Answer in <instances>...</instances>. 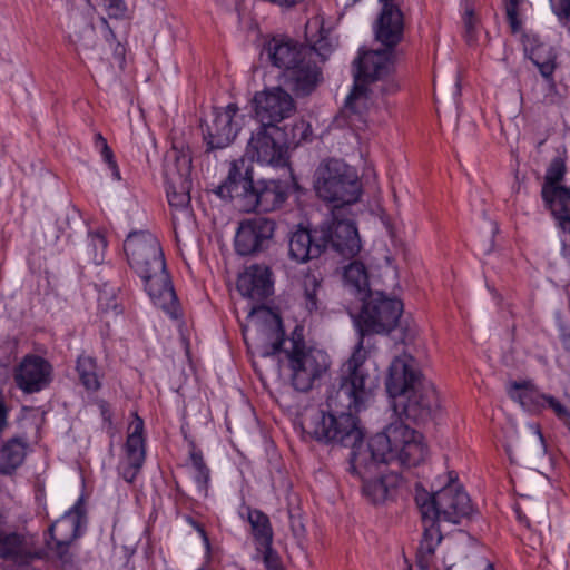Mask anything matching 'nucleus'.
Listing matches in <instances>:
<instances>
[{"label": "nucleus", "instance_id": "nucleus-25", "mask_svg": "<svg viewBox=\"0 0 570 570\" xmlns=\"http://www.w3.org/2000/svg\"><path fill=\"white\" fill-rule=\"evenodd\" d=\"M324 253L322 243L316 236V227L298 228L293 232L288 239V255L298 264L307 263L320 257Z\"/></svg>", "mask_w": 570, "mask_h": 570}, {"label": "nucleus", "instance_id": "nucleus-15", "mask_svg": "<svg viewBox=\"0 0 570 570\" xmlns=\"http://www.w3.org/2000/svg\"><path fill=\"white\" fill-rule=\"evenodd\" d=\"M252 102L255 118L265 126H277L296 110L293 97L281 87L256 92Z\"/></svg>", "mask_w": 570, "mask_h": 570}, {"label": "nucleus", "instance_id": "nucleus-34", "mask_svg": "<svg viewBox=\"0 0 570 570\" xmlns=\"http://www.w3.org/2000/svg\"><path fill=\"white\" fill-rule=\"evenodd\" d=\"M97 362L90 355L81 354L77 360V373L81 384L88 391H97L100 389V381L97 373Z\"/></svg>", "mask_w": 570, "mask_h": 570}, {"label": "nucleus", "instance_id": "nucleus-60", "mask_svg": "<svg viewBox=\"0 0 570 570\" xmlns=\"http://www.w3.org/2000/svg\"><path fill=\"white\" fill-rule=\"evenodd\" d=\"M101 21L104 24H106L108 27L107 20L105 18H101Z\"/></svg>", "mask_w": 570, "mask_h": 570}, {"label": "nucleus", "instance_id": "nucleus-38", "mask_svg": "<svg viewBox=\"0 0 570 570\" xmlns=\"http://www.w3.org/2000/svg\"><path fill=\"white\" fill-rule=\"evenodd\" d=\"M312 135L311 125L305 120L301 119L293 124L291 134L288 136V148L291 146H298L303 141H307Z\"/></svg>", "mask_w": 570, "mask_h": 570}, {"label": "nucleus", "instance_id": "nucleus-35", "mask_svg": "<svg viewBox=\"0 0 570 570\" xmlns=\"http://www.w3.org/2000/svg\"><path fill=\"white\" fill-rule=\"evenodd\" d=\"M189 459L194 469V479L197 483L198 491L206 495L208 491L210 471L204 461L202 451L197 449L194 443H190Z\"/></svg>", "mask_w": 570, "mask_h": 570}, {"label": "nucleus", "instance_id": "nucleus-54", "mask_svg": "<svg viewBox=\"0 0 570 570\" xmlns=\"http://www.w3.org/2000/svg\"><path fill=\"white\" fill-rule=\"evenodd\" d=\"M515 513H517V518L518 520L521 522V523H524L527 527H529V520L528 518L523 514V512L520 510V508H517L515 509Z\"/></svg>", "mask_w": 570, "mask_h": 570}, {"label": "nucleus", "instance_id": "nucleus-13", "mask_svg": "<svg viewBox=\"0 0 570 570\" xmlns=\"http://www.w3.org/2000/svg\"><path fill=\"white\" fill-rule=\"evenodd\" d=\"M276 222L264 216L244 219L235 236V250L242 256L256 255L268 249L273 244Z\"/></svg>", "mask_w": 570, "mask_h": 570}, {"label": "nucleus", "instance_id": "nucleus-23", "mask_svg": "<svg viewBox=\"0 0 570 570\" xmlns=\"http://www.w3.org/2000/svg\"><path fill=\"white\" fill-rule=\"evenodd\" d=\"M237 289L255 302H263L273 293L272 272L268 266L254 264L237 279Z\"/></svg>", "mask_w": 570, "mask_h": 570}, {"label": "nucleus", "instance_id": "nucleus-47", "mask_svg": "<svg viewBox=\"0 0 570 570\" xmlns=\"http://www.w3.org/2000/svg\"><path fill=\"white\" fill-rule=\"evenodd\" d=\"M463 23L465 29V38L470 42L474 39V29L476 26V19L472 9L466 8L463 16Z\"/></svg>", "mask_w": 570, "mask_h": 570}, {"label": "nucleus", "instance_id": "nucleus-41", "mask_svg": "<svg viewBox=\"0 0 570 570\" xmlns=\"http://www.w3.org/2000/svg\"><path fill=\"white\" fill-rule=\"evenodd\" d=\"M88 246L92 249V262L100 264L104 261V253L107 247V240L99 233H90L88 235Z\"/></svg>", "mask_w": 570, "mask_h": 570}, {"label": "nucleus", "instance_id": "nucleus-18", "mask_svg": "<svg viewBox=\"0 0 570 570\" xmlns=\"http://www.w3.org/2000/svg\"><path fill=\"white\" fill-rule=\"evenodd\" d=\"M255 185L253 166L248 159L242 157L230 163L228 175L218 186L217 194L222 198L236 200L237 206L245 210Z\"/></svg>", "mask_w": 570, "mask_h": 570}, {"label": "nucleus", "instance_id": "nucleus-27", "mask_svg": "<svg viewBox=\"0 0 570 570\" xmlns=\"http://www.w3.org/2000/svg\"><path fill=\"white\" fill-rule=\"evenodd\" d=\"M266 52L271 62L288 71L303 56V46H297L291 40L272 39L266 46Z\"/></svg>", "mask_w": 570, "mask_h": 570}, {"label": "nucleus", "instance_id": "nucleus-9", "mask_svg": "<svg viewBox=\"0 0 570 570\" xmlns=\"http://www.w3.org/2000/svg\"><path fill=\"white\" fill-rule=\"evenodd\" d=\"M316 236L324 253L331 250L343 258L355 257L362 248L353 215L342 207L332 209L331 217L316 226Z\"/></svg>", "mask_w": 570, "mask_h": 570}, {"label": "nucleus", "instance_id": "nucleus-24", "mask_svg": "<svg viewBox=\"0 0 570 570\" xmlns=\"http://www.w3.org/2000/svg\"><path fill=\"white\" fill-rule=\"evenodd\" d=\"M286 197L285 187L279 180H258L244 212H272L278 208Z\"/></svg>", "mask_w": 570, "mask_h": 570}, {"label": "nucleus", "instance_id": "nucleus-44", "mask_svg": "<svg viewBox=\"0 0 570 570\" xmlns=\"http://www.w3.org/2000/svg\"><path fill=\"white\" fill-rule=\"evenodd\" d=\"M553 12L570 33V0H559V6L553 9Z\"/></svg>", "mask_w": 570, "mask_h": 570}, {"label": "nucleus", "instance_id": "nucleus-8", "mask_svg": "<svg viewBox=\"0 0 570 570\" xmlns=\"http://www.w3.org/2000/svg\"><path fill=\"white\" fill-rule=\"evenodd\" d=\"M315 191L324 202L350 212L362 194L361 183L353 168L337 159L323 161L315 171Z\"/></svg>", "mask_w": 570, "mask_h": 570}, {"label": "nucleus", "instance_id": "nucleus-50", "mask_svg": "<svg viewBox=\"0 0 570 570\" xmlns=\"http://www.w3.org/2000/svg\"><path fill=\"white\" fill-rule=\"evenodd\" d=\"M303 48H316L318 49L322 53H325L326 55V58L328 57V55L331 53V46L327 45V43H324L323 41H318L316 45L314 46H303Z\"/></svg>", "mask_w": 570, "mask_h": 570}, {"label": "nucleus", "instance_id": "nucleus-10", "mask_svg": "<svg viewBox=\"0 0 570 570\" xmlns=\"http://www.w3.org/2000/svg\"><path fill=\"white\" fill-rule=\"evenodd\" d=\"M567 171L562 157L551 159L544 176L542 198L563 233L562 254L570 255V189L560 185Z\"/></svg>", "mask_w": 570, "mask_h": 570}, {"label": "nucleus", "instance_id": "nucleus-11", "mask_svg": "<svg viewBox=\"0 0 570 570\" xmlns=\"http://www.w3.org/2000/svg\"><path fill=\"white\" fill-rule=\"evenodd\" d=\"M287 150L286 128L259 125L247 144L246 155L261 164L285 167L288 161Z\"/></svg>", "mask_w": 570, "mask_h": 570}, {"label": "nucleus", "instance_id": "nucleus-53", "mask_svg": "<svg viewBox=\"0 0 570 570\" xmlns=\"http://www.w3.org/2000/svg\"><path fill=\"white\" fill-rule=\"evenodd\" d=\"M188 521L202 534V537L207 541V537H206V532H205L204 528L198 522L193 520L191 518H188Z\"/></svg>", "mask_w": 570, "mask_h": 570}, {"label": "nucleus", "instance_id": "nucleus-7", "mask_svg": "<svg viewBox=\"0 0 570 570\" xmlns=\"http://www.w3.org/2000/svg\"><path fill=\"white\" fill-rule=\"evenodd\" d=\"M362 308L354 321L360 338L350 358H353L360 351L362 352V364L375 367L367 362L364 337L366 335L389 334L392 332L403 313V303L400 299L387 296L383 292H368L367 296L362 297Z\"/></svg>", "mask_w": 570, "mask_h": 570}, {"label": "nucleus", "instance_id": "nucleus-21", "mask_svg": "<svg viewBox=\"0 0 570 570\" xmlns=\"http://www.w3.org/2000/svg\"><path fill=\"white\" fill-rule=\"evenodd\" d=\"M125 451L126 458L121 462L119 470L124 480L132 483L146 459L144 421L138 415L135 416V420L129 425Z\"/></svg>", "mask_w": 570, "mask_h": 570}, {"label": "nucleus", "instance_id": "nucleus-61", "mask_svg": "<svg viewBox=\"0 0 570 570\" xmlns=\"http://www.w3.org/2000/svg\"><path fill=\"white\" fill-rule=\"evenodd\" d=\"M446 570H451V567H449Z\"/></svg>", "mask_w": 570, "mask_h": 570}, {"label": "nucleus", "instance_id": "nucleus-14", "mask_svg": "<svg viewBox=\"0 0 570 570\" xmlns=\"http://www.w3.org/2000/svg\"><path fill=\"white\" fill-rule=\"evenodd\" d=\"M439 409L440 399L431 381L423 382V385L406 393L399 402H393V410L400 417L416 423L432 419Z\"/></svg>", "mask_w": 570, "mask_h": 570}, {"label": "nucleus", "instance_id": "nucleus-6", "mask_svg": "<svg viewBox=\"0 0 570 570\" xmlns=\"http://www.w3.org/2000/svg\"><path fill=\"white\" fill-rule=\"evenodd\" d=\"M428 448L423 435L404 424L401 420L390 423L381 433H376L366 443V449L354 456V463L373 472L379 465L397 463L413 468L425 461Z\"/></svg>", "mask_w": 570, "mask_h": 570}, {"label": "nucleus", "instance_id": "nucleus-40", "mask_svg": "<svg viewBox=\"0 0 570 570\" xmlns=\"http://www.w3.org/2000/svg\"><path fill=\"white\" fill-rule=\"evenodd\" d=\"M460 567L462 570H494L493 563L480 552H473L466 556Z\"/></svg>", "mask_w": 570, "mask_h": 570}, {"label": "nucleus", "instance_id": "nucleus-43", "mask_svg": "<svg viewBox=\"0 0 570 570\" xmlns=\"http://www.w3.org/2000/svg\"><path fill=\"white\" fill-rule=\"evenodd\" d=\"M51 549L56 551L62 570H75L73 557L69 552V544H63V548L60 544H55Z\"/></svg>", "mask_w": 570, "mask_h": 570}, {"label": "nucleus", "instance_id": "nucleus-19", "mask_svg": "<svg viewBox=\"0 0 570 570\" xmlns=\"http://www.w3.org/2000/svg\"><path fill=\"white\" fill-rule=\"evenodd\" d=\"M13 381L26 394L38 393L52 381V365L42 356L27 354L13 368Z\"/></svg>", "mask_w": 570, "mask_h": 570}, {"label": "nucleus", "instance_id": "nucleus-20", "mask_svg": "<svg viewBox=\"0 0 570 570\" xmlns=\"http://www.w3.org/2000/svg\"><path fill=\"white\" fill-rule=\"evenodd\" d=\"M239 109L236 104L214 108L212 119L206 124L204 139L209 150L227 147L236 137L239 124L235 120Z\"/></svg>", "mask_w": 570, "mask_h": 570}, {"label": "nucleus", "instance_id": "nucleus-39", "mask_svg": "<svg viewBox=\"0 0 570 570\" xmlns=\"http://www.w3.org/2000/svg\"><path fill=\"white\" fill-rule=\"evenodd\" d=\"M262 554V560L266 570H285L281 557L273 546H264L256 549Z\"/></svg>", "mask_w": 570, "mask_h": 570}, {"label": "nucleus", "instance_id": "nucleus-22", "mask_svg": "<svg viewBox=\"0 0 570 570\" xmlns=\"http://www.w3.org/2000/svg\"><path fill=\"white\" fill-rule=\"evenodd\" d=\"M379 465L368 474L353 473L363 482L362 491L364 497L374 504L383 503L392 498L396 489L402 483V476L396 472L383 473Z\"/></svg>", "mask_w": 570, "mask_h": 570}, {"label": "nucleus", "instance_id": "nucleus-48", "mask_svg": "<svg viewBox=\"0 0 570 570\" xmlns=\"http://www.w3.org/2000/svg\"><path fill=\"white\" fill-rule=\"evenodd\" d=\"M289 523L293 535L301 540L305 537V525L299 515L289 514Z\"/></svg>", "mask_w": 570, "mask_h": 570}, {"label": "nucleus", "instance_id": "nucleus-52", "mask_svg": "<svg viewBox=\"0 0 570 570\" xmlns=\"http://www.w3.org/2000/svg\"><path fill=\"white\" fill-rule=\"evenodd\" d=\"M104 144H107L106 138L100 132H97L95 135V145H96V147L101 150V148H104Z\"/></svg>", "mask_w": 570, "mask_h": 570}, {"label": "nucleus", "instance_id": "nucleus-55", "mask_svg": "<svg viewBox=\"0 0 570 570\" xmlns=\"http://www.w3.org/2000/svg\"><path fill=\"white\" fill-rule=\"evenodd\" d=\"M7 426V414L0 415V434Z\"/></svg>", "mask_w": 570, "mask_h": 570}, {"label": "nucleus", "instance_id": "nucleus-1", "mask_svg": "<svg viewBox=\"0 0 570 570\" xmlns=\"http://www.w3.org/2000/svg\"><path fill=\"white\" fill-rule=\"evenodd\" d=\"M361 353L342 365L337 387L327 395L326 409L309 411L302 421V430L305 438L318 443L350 448L348 471L364 475L365 469L354 463V456L366 449L355 413L367 406L380 376L376 367L362 364Z\"/></svg>", "mask_w": 570, "mask_h": 570}, {"label": "nucleus", "instance_id": "nucleus-31", "mask_svg": "<svg viewBox=\"0 0 570 570\" xmlns=\"http://www.w3.org/2000/svg\"><path fill=\"white\" fill-rule=\"evenodd\" d=\"M343 279L350 291L362 297L367 296L368 292H371L367 269L362 262L354 261L350 263L344 268Z\"/></svg>", "mask_w": 570, "mask_h": 570}, {"label": "nucleus", "instance_id": "nucleus-29", "mask_svg": "<svg viewBox=\"0 0 570 570\" xmlns=\"http://www.w3.org/2000/svg\"><path fill=\"white\" fill-rule=\"evenodd\" d=\"M32 557L31 542L26 535L0 530V558L23 562Z\"/></svg>", "mask_w": 570, "mask_h": 570}, {"label": "nucleus", "instance_id": "nucleus-37", "mask_svg": "<svg viewBox=\"0 0 570 570\" xmlns=\"http://www.w3.org/2000/svg\"><path fill=\"white\" fill-rule=\"evenodd\" d=\"M321 287L320 282L317 278L313 275H307L304 278V298H305V306L308 309V312L317 311L318 309V297L317 292Z\"/></svg>", "mask_w": 570, "mask_h": 570}, {"label": "nucleus", "instance_id": "nucleus-17", "mask_svg": "<svg viewBox=\"0 0 570 570\" xmlns=\"http://www.w3.org/2000/svg\"><path fill=\"white\" fill-rule=\"evenodd\" d=\"M428 381L421 372L417 361L409 354H403L394 357L391 362L385 386L393 402H399V399Z\"/></svg>", "mask_w": 570, "mask_h": 570}, {"label": "nucleus", "instance_id": "nucleus-42", "mask_svg": "<svg viewBox=\"0 0 570 570\" xmlns=\"http://www.w3.org/2000/svg\"><path fill=\"white\" fill-rule=\"evenodd\" d=\"M521 0H505V14L507 20L513 32L521 28V21L518 19L519 4Z\"/></svg>", "mask_w": 570, "mask_h": 570}, {"label": "nucleus", "instance_id": "nucleus-59", "mask_svg": "<svg viewBox=\"0 0 570 570\" xmlns=\"http://www.w3.org/2000/svg\"><path fill=\"white\" fill-rule=\"evenodd\" d=\"M109 37L112 38V39L115 38V35H114L112 30H109Z\"/></svg>", "mask_w": 570, "mask_h": 570}, {"label": "nucleus", "instance_id": "nucleus-26", "mask_svg": "<svg viewBox=\"0 0 570 570\" xmlns=\"http://www.w3.org/2000/svg\"><path fill=\"white\" fill-rule=\"evenodd\" d=\"M83 508L79 500L69 511H67L59 520H57L49 529L51 540L55 544H70L79 537V529Z\"/></svg>", "mask_w": 570, "mask_h": 570}, {"label": "nucleus", "instance_id": "nucleus-32", "mask_svg": "<svg viewBox=\"0 0 570 570\" xmlns=\"http://www.w3.org/2000/svg\"><path fill=\"white\" fill-rule=\"evenodd\" d=\"M247 519L250 524L256 549L273 544L274 533L269 518L259 510L248 509Z\"/></svg>", "mask_w": 570, "mask_h": 570}, {"label": "nucleus", "instance_id": "nucleus-49", "mask_svg": "<svg viewBox=\"0 0 570 570\" xmlns=\"http://www.w3.org/2000/svg\"><path fill=\"white\" fill-rule=\"evenodd\" d=\"M109 10L110 17H119L124 13L122 0H105Z\"/></svg>", "mask_w": 570, "mask_h": 570}, {"label": "nucleus", "instance_id": "nucleus-57", "mask_svg": "<svg viewBox=\"0 0 570 570\" xmlns=\"http://www.w3.org/2000/svg\"><path fill=\"white\" fill-rule=\"evenodd\" d=\"M18 570H37L36 568L31 567V566H28V564H23L21 567H19Z\"/></svg>", "mask_w": 570, "mask_h": 570}, {"label": "nucleus", "instance_id": "nucleus-4", "mask_svg": "<svg viewBox=\"0 0 570 570\" xmlns=\"http://www.w3.org/2000/svg\"><path fill=\"white\" fill-rule=\"evenodd\" d=\"M415 502L423 523V533L416 551V564L421 570H429L434 564L435 549L443 539L439 523L459 524L471 515L473 507L468 493L454 483L451 474H449L448 484L432 494L417 489Z\"/></svg>", "mask_w": 570, "mask_h": 570}, {"label": "nucleus", "instance_id": "nucleus-28", "mask_svg": "<svg viewBox=\"0 0 570 570\" xmlns=\"http://www.w3.org/2000/svg\"><path fill=\"white\" fill-rule=\"evenodd\" d=\"M508 394L528 412L539 413L544 410L546 394L541 393L530 381L511 382L508 387Z\"/></svg>", "mask_w": 570, "mask_h": 570}, {"label": "nucleus", "instance_id": "nucleus-51", "mask_svg": "<svg viewBox=\"0 0 570 570\" xmlns=\"http://www.w3.org/2000/svg\"><path fill=\"white\" fill-rule=\"evenodd\" d=\"M115 57L121 66L125 61V48L120 42L115 45Z\"/></svg>", "mask_w": 570, "mask_h": 570}, {"label": "nucleus", "instance_id": "nucleus-5", "mask_svg": "<svg viewBox=\"0 0 570 570\" xmlns=\"http://www.w3.org/2000/svg\"><path fill=\"white\" fill-rule=\"evenodd\" d=\"M124 250L129 266L142 281L153 303L170 317L177 318V296L156 236L148 230L131 232L125 240Z\"/></svg>", "mask_w": 570, "mask_h": 570}, {"label": "nucleus", "instance_id": "nucleus-12", "mask_svg": "<svg viewBox=\"0 0 570 570\" xmlns=\"http://www.w3.org/2000/svg\"><path fill=\"white\" fill-rule=\"evenodd\" d=\"M302 58L288 71H284L285 83L296 96L311 95L323 81L320 62L326 55L316 48H303Z\"/></svg>", "mask_w": 570, "mask_h": 570}, {"label": "nucleus", "instance_id": "nucleus-33", "mask_svg": "<svg viewBox=\"0 0 570 570\" xmlns=\"http://www.w3.org/2000/svg\"><path fill=\"white\" fill-rule=\"evenodd\" d=\"M531 61L538 67L541 76L552 81V75L556 70L557 53L553 48L546 43H539L532 48L530 53Z\"/></svg>", "mask_w": 570, "mask_h": 570}, {"label": "nucleus", "instance_id": "nucleus-46", "mask_svg": "<svg viewBox=\"0 0 570 570\" xmlns=\"http://www.w3.org/2000/svg\"><path fill=\"white\" fill-rule=\"evenodd\" d=\"M544 409L552 410L557 417L560 420L564 419L568 410L567 406H564L559 400L548 394L544 396Z\"/></svg>", "mask_w": 570, "mask_h": 570}, {"label": "nucleus", "instance_id": "nucleus-16", "mask_svg": "<svg viewBox=\"0 0 570 570\" xmlns=\"http://www.w3.org/2000/svg\"><path fill=\"white\" fill-rule=\"evenodd\" d=\"M174 163L166 168L167 198L171 207L187 209L190 204L191 157L184 150H173Z\"/></svg>", "mask_w": 570, "mask_h": 570}, {"label": "nucleus", "instance_id": "nucleus-3", "mask_svg": "<svg viewBox=\"0 0 570 570\" xmlns=\"http://www.w3.org/2000/svg\"><path fill=\"white\" fill-rule=\"evenodd\" d=\"M302 331L296 326L288 340L289 345L283 348L286 340L281 316L269 307L259 305L250 308L243 335L246 344L254 341L264 346L265 356L283 351L292 371V385L299 392H307L327 373L331 360L326 352L307 347Z\"/></svg>", "mask_w": 570, "mask_h": 570}, {"label": "nucleus", "instance_id": "nucleus-58", "mask_svg": "<svg viewBox=\"0 0 570 570\" xmlns=\"http://www.w3.org/2000/svg\"><path fill=\"white\" fill-rule=\"evenodd\" d=\"M382 3V7L387 3H394L393 0H379Z\"/></svg>", "mask_w": 570, "mask_h": 570}, {"label": "nucleus", "instance_id": "nucleus-56", "mask_svg": "<svg viewBox=\"0 0 570 570\" xmlns=\"http://www.w3.org/2000/svg\"><path fill=\"white\" fill-rule=\"evenodd\" d=\"M563 344H564L566 348L570 351V335L564 337Z\"/></svg>", "mask_w": 570, "mask_h": 570}, {"label": "nucleus", "instance_id": "nucleus-2", "mask_svg": "<svg viewBox=\"0 0 570 570\" xmlns=\"http://www.w3.org/2000/svg\"><path fill=\"white\" fill-rule=\"evenodd\" d=\"M375 39L385 49L360 52L353 62L354 86L342 109L347 125L364 129L373 108L384 102V97L399 91L393 77L394 48L402 41L404 16L396 3L384 4L374 26Z\"/></svg>", "mask_w": 570, "mask_h": 570}, {"label": "nucleus", "instance_id": "nucleus-36", "mask_svg": "<svg viewBox=\"0 0 570 570\" xmlns=\"http://www.w3.org/2000/svg\"><path fill=\"white\" fill-rule=\"evenodd\" d=\"M69 28V39L72 43L80 46L83 49H90L94 47L96 32L91 22L82 21V23H78L75 20Z\"/></svg>", "mask_w": 570, "mask_h": 570}, {"label": "nucleus", "instance_id": "nucleus-45", "mask_svg": "<svg viewBox=\"0 0 570 570\" xmlns=\"http://www.w3.org/2000/svg\"><path fill=\"white\" fill-rule=\"evenodd\" d=\"M102 159L107 163L108 167L112 173V177L117 180H120V171L118 165L115 160V156L108 144H104V148L100 150Z\"/></svg>", "mask_w": 570, "mask_h": 570}, {"label": "nucleus", "instance_id": "nucleus-30", "mask_svg": "<svg viewBox=\"0 0 570 570\" xmlns=\"http://www.w3.org/2000/svg\"><path fill=\"white\" fill-rule=\"evenodd\" d=\"M27 442L21 438H12L0 451V472L11 474L20 466L26 456Z\"/></svg>", "mask_w": 570, "mask_h": 570}]
</instances>
